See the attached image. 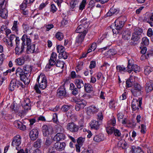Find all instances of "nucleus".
I'll return each mask as SVG.
<instances>
[{
	"label": "nucleus",
	"mask_w": 153,
	"mask_h": 153,
	"mask_svg": "<svg viewBox=\"0 0 153 153\" xmlns=\"http://www.w3.org/2000/svg\"><path fill=\"white\" fill-rule=\"evenodd\" d=\"M149 44V40L147 37L142 38L141 44L143 45H148Z\"/></svg>",
	"instance_id": "obj_35"
},
{
	"label": "nucleus",
	"mask_w": 153,
	"mask_h": 153,
	"mask_svg": "<svg viewBox=\"0 0 153 153\" xmlns=\"http://www.w3.org/2000/svg\"><path fill=\"white\" fill-rule=\"evenodd\" d=\"M14 126L20 130L24 131L26 129V126L19 120L15 121L13 123Z\"/></svg>",
	"instance_id": "obj_15"
},
{
	"label": "nucleus",
	"mask_w": 153,
	"mask_h": 153,
	"mask_svg": "<svg viewBox=\"0 0 153 153\" xmlns=\"http://www.w3.org/2000/svg\"><path fill=\"white\" fill-rule=\"evenodd\" d=\"M99 111V108L94 105L90 106L88 108V111L91 112L92 114L97 113Z\"/></svg>",
	"instance_id": "obj_29"
},
{
	"label": "nucleus",
	"mask_w": 153,
	"mask_h": 153,
	"mask_svg": "<svg viewBox=\"0 0 153 153\" xmlns=\"http://www.w3.org/2000/svg\"><path fill=\"white\" fill-rule=\"evenodd\" d=\"M108 124L110 126H114L116 124V120L114 117H113L108 122Z\"/></svg>",
	"instance_id": "obj_47"
},
{
	"label": "nucleus",
	"mask_w": 153,
	"mask_h": 153,
	"mask_svg": "<svg viewBox=\"0 0 153 153\" xmlns=\"http://www.w3.org/2000/svg\"><path fill=\"white\" fill-rule=\"evenodd\" d=\"M132 89L138 90V91H141L142 88L139 84L136 83L134 85V87Z\"/></svg>",
	"instance_id": "obj_60"
},
{
	"label": "nucleus",
	"mask_w": 153,
	"mask_h": 153,
	"mask_svg": "<svg viewBox=\"0 0 153 153\" xmlns=\"http://www.w3.org/2000/svg\"><path fill=\"white\" fill-rule=\"evenodd\" d=\"M132 59H130L128 60V65L126 70L129 73H131L132 71Z\"/></svg>",
	"instance_id": "obj_34"
},
{
	"label": "nucleus",
	"mask_w": 153,
	"mask_h": 153,
	"mask_svg": "<svg viewBox=\"0 0 153 153\" xmlns=\"http://www.w3.org/2000/svg\"><path fill=\"white\" fill-rule=\"evenodd\" d=\"M22 26L24 30L26 32L29 30L30 29H32V27H30L28 25L26 24H23Z\"/></svg>",
	"instance_id": "obj_57"
},
{
	"label": "nucleus",
	"mask_w": 153,
	"mask_h": 153,
	"mask_svg": "<svg viewBox=\"0 0 153 153\" xmlns=\"http://www.w3.org/2000/svg\"><path fill=\"white\" fill-rule=\"evenodd\" d=\"M48 4V3L47 1H46L45 2L42 3L39 5V9L40 10H42Z\"/></svg>",
	"instance_id": "obj_56"
},
{
	"label": "nucleus",
	"mask_w": 153,
	"mask_h": 153,
	"mask_svg": "<svg viewBox=\"0 0 153 153\" xmlns=\"http://www.w3.org/2000/svg\"><path fill=\"white\" fill-rule=\"evenodd\" d=\"M132 71H133L135 73L139 72L140 71V69L138 66L136 65H132Z\"/></svg>",
	"instance_id": "obj_42"
},
{
	"label": "nucleus",
	"mask_w": 153,
	"mask_h": 153,
	"mask_svg": "<svg viewBox=\"0 0 153 153\" xmlns=\"http://www.w3.org/2000/svg\"><path fill=\"white\" fill-rule=\"evenodd\" d=\"M85 141V138L81 137L78 138L77 143L78 144L81 146L84 143Z\"/></svg>",
	"instance_id": "obj_37"
},
{
	"label": "nucleus",
	"mask_w": 153,
	"mask_h": 153,
	"mask_svg": "<svg viewBox=\"0 0 153 153\" xmlns=\"http://www.w3.org/2000/svg\"><path fill=\"white\" fill-rule=\"evenodd\" d=\"M65 133H57L54 136V140L56 142H59L65 140L66 136Z\"/></svg>",
	"instance_id": "obj_10"
},
{
	"label": "nucleus",
	"mask_w": 153,
	"mask_h": 153,
	"mask_svg": "<svg viewBox=\"0 0 153 153\" xmlns=\"http://www.w3.org/2000/svg\"><path fill=\"white\" fill-rule=\"evenodd\" d=\"M18 87L17 83V80L15 79H13L11 80L10 82L9 89L10 91H14L16 87Z\"/></svg>",
	"instance_id": "obj_17"
},
{
	"label": "nucleus",
	"mask_w": 153,
	"mask_h": 153,
	"mask_svg": "<svg viewBox=\"0 0 153 153\" xmlns=\"http://www.w3.org/2000/svg\"><path fill=\"white\" fill-rule=\"evenodd\" d=\"M56 49L57 52L59 53H62L65 51L64 48L63 46L61 45H58L57 46Z\"/></svg>",
	"instance_id": "obj_48"
},
{
	"label": "nucleus",
	"mask_w": 153,
	"mask_h": 153,
	"mask_svg": "<svg viewBox=\"0 0 153 153\" xmlns=\"http://www.w3.org/2000/svg\"><path fill=\"white\" fill-rule=\"evenodd\" d=\"M103 118V115L102 111L99 112L97 115V119L98 121H101L102 122V120Z\"/></svg>",
	"instance_id": "obj_45"
},
{
	"label": "nucleus",
	"mask_w": 153,
	"mask_h": 153,
	"mask_svg": "<svg viewBox=\"0 0 153 153\" xmlns=\"http://www.w3.org/2000/svg\"><path fill=\"white\" fill-rule=\"evenodd\" d=\"M142 104V99L139 98L138 99L133 100L131 103V108L132 110L134 111H138L140 107Z\"/></svg>",
	"instance_id": "obj_5"
},
{
	"label": "nucleus",
	"mask_w": 153,
	"mask_h": 153,
	"mask_svg": "<svg viewBox=\"0 0 153 153\" xmlns=\"http://www.w3.org/2000/svg\"><path fill=\"white\" fill-rule=\"evenodd\" d=\"M71 76L72 79L79 78L81 77L79 75L76 74L75 72L74 71H72L71 72Z\"/></svg>",
	"instance_id": "obj_53"
},
{
	"label": "nucleus",
	"mask_w": 153,
	"mask_h": 153,
	"mask_svg": "<svg viewBox=\"0 0 153 153\" xmlns=\"http://www.w3.org/2000/svg\"><path fill=\"white\" fill-rule=\"evenodd\" d=\"M119 11V10L118 8H115L113 7L110 9L106 15L107 16H111L113 15L117 14Z\"/></svg>",
	"instance_id": "obj_20"
},
{
	"label": "nucleus",
	"mask_w": 153,
	"mask_h": 153,
	"mask_svg": "<svg viewBox=\"0 0 153 153\" xmlns=\"http://www.w3.org/2000/svg\"><path fill=\"white\" fill-rule=\"evenodd\" d=\"M74 83L76 87L79 89L83 87L85 84L83 80L80 79H75L74 80Z\"/></svg>",
	"instance_id": "obj_18"
},
{
	"label": "nucleus",
	"mask_w": 153,
	"mask_h": 153,
	"mask_svg": "<svg viewBox=\"0 0 153 153\" xmlns=\"http://www.w3.org/2000/svg\"><path fill=\"white\" fill-rule=\"evenodd\" d=\"M133 82L134 80H127L126 82V88H129L131 87L133 85Z\"/></svg>",
	"instance_id": "obj_55"
},
{
	"label": "nucleus",
	"mask_w": 153,
	"mask_h": 153,
	"mask_svg": "<svg viewBox=\"0 0 153 153\" xmlns=\"http://www.w3.org/2000/svg\"><path fill=\"white\" fill-rule=\"evenodd\" d=\"M84 87L85 90L87 93L90 92L93 89L92 86L89 83H85L84 84Z\"/></svg>",
	"instance_id": "obj_30"
},
{
	"label": "nucleus",
	"mask_w": 153,
	"mask_h": 153,
	"mask_svg": "<svg viewBox=\"0 0 153 153\" xmlns=\"http://www.w3.org/2000/svg\"><path fill=\"white\" fill-rule=\"evenodd\" d=\"M116 52L113 49L109 50L107 52V54L109 56H111L114 55L116 54Z\"/></svg>",
	"instance_id": "obj_51"
},
{
	"label": "nucleus",
	"mask_w": 153,
	"mask_h": 153,
	"mask_svg": "<svg viewBox=\"0 0 153 153\" xmlns=\"http://www.w3.org/2000/svg\"><path fill=\"white\" fill-rule=\"evenodd\" d=\"M86 101L84 100L78 102L75 105V109L76 111H79L81 109H82L86 105Z\"/></svg>",
	"instance_id": "obj_11"
},
{
	"label": "nucleus",
	"mask_w": 153,
	"mask_h": 153,
	"mask_svg": "<svg viewBox=\"0 0 153 153\" xmlns=\"http://www.w3.org/2000/svg\"><path fill=\"white\" fill-rule=\"evenodd\" d=\"M53 146L57 150L61 151L64 149L66 144L64 142L59 143V142H57L54 143Z\"/></svg>",
	"instance_id": "obj_9"
},
{
	"label": "nucleus",
	"mask_w": 153,
	"mask_h": 153,
	"mask_svg": "<svg viewBox=\"0 0 153 153\" xmlns=\"http://www.w3.org/2000/svg\"><path fill=\"white\" fill-rule=\"evenodd\" d=\"M143 30L142 29L140 28H138L135 30L134 33H135L137 35L140 36V35L141 34Z\"/></svg>",
	"instance_id": "obj_58"
},
{
	"label": "nucleus",
	"mask_w": 153,
	"mask_h": 153,
	"mask_svg": "<svg viewBox=\"0 0 153 153\" xmlns=\"http://www.w3.org/2000/svg\"><path fill=\"white\" fill-rule=\"evenodd\" d=\"M42 129L43 135L45 136L52 134L53 131V128L51 126H48L46 125L43 126L42 127Z\"/></svg>",
	"instance_id": "obj_8"
},
{
	"label": "nucleus",
	"mask_w": 153,
	"mask_h": 153,
	"mask_svg": "<svg viewBox=\"0 0 153 153\" xmlns=\"http://www.w3.org/2000/svg\"><path fill=\"white\" fill-rule=\"evenodd\" d=\"M142 150L141 148L139 147L132 146L131 147L130 152L131 153H139Z\"/></svg>",
	"instance_id": "obj_32"
},
{
	"label": "nucleus",
	"mask_w": 153,
	"mask_h": 153,
	"mask_svg": "<svg viewBox=\"0 0 153 153\" xmlns=\"http://www.w3.org/2000/svg\"><path fill=\"white\" fill-rule=\"evenodd\" d=\"M22 137L19 135H17L13 137L11 145L12 146L15 147L16 149L17 150H19L20 147H19L22 142Z\"/></svg>",
	"instance_id": "obj_4"
},
{
	"label": "nucleus",
	"mask_w": 153,
	"mask_h": 153,
	"mask_svg": "<svg viewBox=\"0 0 153 153\" xmlns=\"http://www.w3.org/2000/svg\"><path fill=\"white\" fill-rule=\"evenodd\" d=\"M18 24L19 23L18 22V21H14L13 22V26L11 28L12 30L16 33H17L19 30L18 26Z\"/></svg>",
	"instance_id": "obj_31"
},
{
	"label": "nucleus",
	"mask_w": 153,
	"mask_h": 153,
	"mask_svg": "<svg viewBox=\"0 0 153 153\" xmlns=\"http://www.w3.org/2000/svg\"><path fill=\"white\" fill-rule=\"evenodd\" d=\"M131 92L135 96H139L141 94V91H138V90L132 89L131 90Z\"/></svg>",
	"instance_id": "obj_41"
},
{
	"label": "nucleus",
	"mask_w": 153,
	"mask_h": 153,
	"mask_svg": "<svg viewBox=\"0 0 153 153\" xmlns=\"http://www.w3.org/2000/svg\"><path fill=\"white\" fill-rule=\"evenodd\" d=\"M126 35H125V39L128 40L131 38V32L130 31L126 32Z\"/></svg>",
	"instance_id": "obj_62"
},
{
	"label": "nucleus",
	"mask_w": 153,
	"mask_h": 153,
	"mask_svg": "<svg viewBox=\"0 0 153 153\" xmlns=\"http://www.w3.org/2000/svg\"><path fill=\"white\" fill-rule=\"evenodd\" d=\"M4 0H0V16L2 18L6 19L8 15V12L4 6Z\"/></svg>",
	"instance_id": "obj_6"
},
{
	"label": "nucleus",
	"mask_w": 153,
	"mask_h": 153,
	"mask_svg": "<svg viewBox=\"0 0 153 153\" xmlns=\"http://www.w3.org/2000/svg\"><path fill=\"white\" fill-rule=\"evenodd\" d=\"M38 132L36 128H34L30 131V137L32 140H36L38 136Z\"/></svg>",
	"instance_id": "obj_14"
},
{
	"label": "nucleus",
	"mask_w": 153,
	"mask_h": 153,
	"mask_svg": "<svg viewBox=\"0 0 153 153\" xmlns=\"http://www.w3.org/2000/svg\"><path fill=\"white\" fill-rule=\"evenodd\" d=\"M115 129L114 127H110V126H109L107 128L106 131L108 134H111L114 132Z\"/></svg>",
	"instance_id": "obj_50"
},
{
	"label": "nucleus",
	"mask_w": 153,
	"mask_h": 153,
	"mask_svg": "<svg viewBox=\"0 0 153 153\" xmlns=\"http://www.w3.org/2000/svg\"><path fill=\"white\" fill-rule=\"evenodd\" d=\"M41 140L40 139H38L34 143L33 146L35 148H40L41 146Z\"/></svg>",
	"instance_id": "obj_36"
},
{
	"label": "nucleus",
	"mask_w": 153,
	"mask_h": 153,
	"mask_svg": "<svg viewBox=\"0 0 153 153\" xmlns=\"http://www.w3.org/2000/svg\"><path fill=\"white\" fill-rule=\"evenodd\" d=\"M25 62V58L23 56L17 59H16L15 62L16 64L19 65H23Z\"/></svg>",
	"instance_id": "obj_28"
},
{
	"label": "nucleus",
	"mask_w": 153,
	"mask_h": 153,
	"mask_svg": "<svg viewBox=\"0 0 153 153\" xmlns=\"http://www.w3.org/2000/svg\"><path fill=\"white\" fill-rule=\"evenodd\" d=\"M97 47V44L96 43H93L89 48L88 49L87 53L91 52L92 50L94 51Z\"/></svg>",
	"instance_id": "obj_39"
},
{
	"label": "nucleus",
	"mask_w": 153,
	"mask_h": 153,
	"mask_svg": "<svg viewBox=\"0 0 153 153\" xmlns=\"http://www.w3.org/2000/svg\"><path fill=\"white\" fill-rule=\"evenodd\" d=\"M101 123V121H96L93 120L90 122V126L91 128L97 130L99 128L100 126Z\"/></svg>",
	"instance_id": "obj_12"
},
{
	"label": "nucleus",
	"mask_w": 153,
	"mask_h": 153,
	"mask_svg": "<svg viewBox=\"0 0 153 153\" xmlns=\"http://www.w3.org/2000/svg\"><path fill=\"white\" fill-rule=\"evenodd\" d=\"M86 35L79 34L76 37L75 45L76 46L80 45L84 40L85 37Z\"/></svg>",
	"instance_id": "obj_13"
},
{
	"label": "nucleus",
	"mask_w": 153,
	"mask_h": 153,
	"mask_svg": "<svg viewBox=\"0 0 153 153\" xmlns=\"http://www.w3.org/2000/svg\"><path fill=\"white\" fill-rule=\"evenodd\" d=\"M68 54L66 52L64 51L62 53L59 54V57L65 59H67L68 57Z\"/></svg>",
	"instance_id": "obj_52"
},
{
	"label": "nucleus",
	"mask_w": 153,
	"mask_h": 153,
	"mask_svg": "<svg viewBox=\"0 0 153 153\" xmlns=\"http://www.w3.org/2000/svg\"><path fill=\"white\" fill-rule=\"evenodd\" d=\"M81 153H93V150L90 148L84 149Z\"/></svg>",
	"instance_id": "obj_61"
},
{
	"label": "nucleus",
	"mask_w": 153,
	"mask_h": 153,
	"mask_svg": "<svg viewBox=\"0 0 153 153\" xmlns=\"http://www.w3.org/2000/svg\"><path fill=\"white\" fill-rule=\"evenodd\" d=\"M153 71V68L149 66H146L144 68V72L146 75L149 74Z\"/></svg>",
	"instance_id": "obj_33"
},
{
	"label": "nucleus",
	"mask_w": 153,
	"mask_h": 153,
	"mask_svg": "<svg viewBox=\"0 0 153 153\" xmlns=\"http://www.w3.org/2000/svg\"><path fill=\"white\" fill-rule=\"evenodd\" d=\"M55 64L56 67L61 68H63L64 67V62L58 60L55 62Z\"/></svg>",
	"instance_id": "obj_43"
},
{
	"label": "nucleus",
	"mask_w": 153,
	"mask_h": 153,
	"mask_svg": "<svg viewBox=\"0 0 153 153\" xmlns=\"http://www.w3.org/2000/svg\"><path fill=\"white\" fill-rule=\"evenodd\" d=\"M27 50L28 53H33L34 52L37 53L38 52L37 50H35V45L34 44L27 46Z\"/></svg>",
	"instance_id": "obj_21"
},
{
	"label": "nucleus",
	"mask_w": 153,
	"mask_h": 153,
	"mask_svg": "<svg viewBox=\"0 0 153 153\" xmlns=\"http://www.w3.org/2000/svg\"><path fill=\"white\" fill-rule=\"evenodd\" d=\"M56 132L57 133H65V130L63 127L59 126L56 128Z\"/></svg>",
	"instance_id": "obj_46"
},
{
	"label": "nucleus",
	"mask_w": 153,
	"mask_h": 153,
	"mask_svg": "<svg viewBox=\"0 0 153 153\" xmlns=\"http://www.w3.org/2000/svg\"><path fill=\"white\" fill-rule=\"evenodd\" d=\"M77 3H78L76 1L74 0H72L70 3V8L72 9H74Z\"/></svg>",
	"instance_id": "obj_54"
},
{
	"label": "nucleus",
	"mask_w": 153,
	"mask_h": 153,
	"mask_svg": "<svg viewBox=\"0 0 153 153\" xmlns=\"http://www.w3.org/2000/svg\"><path fill=\"white\" fill-rule=\"evenodd\" d=\"M141 132L143 134H145L146 131V126L143 125L142 124L141 126Z\"/></svg>",
	"instance_id": "obj_63"
},
{
	"label": "nucleus",
	"mask_w": 153,
	"mask_h": 153,
	"mask_svg": "<svg viewBox=\"0 0 153 153\" xmlns=\"http://www.w3.org/2000/svg\"><path fill=\"white\" fill-rule=\"evenodd\" d=\"M105 138L104 135L102 133L95 134L93 137V140L96 142H99L104 140Z\"/></svg>",
	"instance_id": "obj_16"
},
{
	"label": "nucleus",
	"mask_w": 153,
	"mask_h": 153,
	"mask_svg": "<svg viewBox=\"0 0 153 153\" xmlns=\"http://www.w3.org/2000/svg\"><path fill=\"white\" fill-rule=\"evenodd\" d=\"M71 106L69 105H64L62 106L61 109L63 112H65L70 108Z\"/></svg>",
	"instance_id": "obj_49"
},
{
	"label": "nucleus",
	"mask_w": 153,
	"mask_h": 153,
	"mask_svg": "<svg viewBox=\"0 0 153 153\" xmlns=\"http://www.w3.org/2000/svg\"><path fill=\"white\" fill-rule=\"evenodd\" d=\"M33 68L30 65H25L23 66V70L18 68L16 70V74L19 77L20 80L26 85H28L30 81V75Z\"/></svg>",
	"instance_id": "obj_1"
},
{
	"label": "nucleus",
	"mask_w": 153,
	"mask_h": 153,
	"mask_svg": "<svg viewBox=\"0 0 153 153\" xmlns=\"http://www.w3.org/2000/svg\"><path fill=\"white\" fill-rule=\"evenodd\" d=\"M140 38V36L137 35L135 33H133L131 40L133 42H135L138 41Z\"/></svg>",
	"instance_id": "obj_40"
},
{
	"label": "nucleus",
	"mask_w": 153,
	"mask_h": 153,
	"mask_svg": "<svg viewBox=\"0 0 153 153\" xmlns=\"http://www.w3.org/2000/svg\"><path fill=\"white\" fill-rule=\"evenodd\" d=\"M88 25L86 22L83 24L79 25L76 30V32L77 33H81L79 34L86 35L87 32V28Z\"/></svg>",
	"instance_id": "obj_3"
},
{
	"label": "nucleus",
	"mask_w": 153,
	"mask_h": 153,
	"mask_svg": "<svg viewBox=\"0 0 153 153\" xmlns=\"http://www.w3.org/2000/svg\"><path fill=\"white\" fill-rule=\"evenodd\" d=\"M79 128V126L73 122L68 123L66 126L67 130L73 133L77 132Z\"/></svg>",
	"instance_id": "obj_7"
},
{
	"label": "nucleus",
	"mask_w": 153,
	"mask_h": 153,
	"mask_svg": "<svg viewBox=\"0 0 153 153\" xmlns=\"http://www.w3.org/2000/svg\"><path fill=\"white\" fill-rule=\"evenodd\" d=\"M57 54L54 52H52L49 62L50 64L51 65H54L55 64V61L56 60Z\"/></svg>",
	"instance_id": "obj_24"
},
{
	"label": "nucleus",
	"mask_w": 153,
	"mask_h": 153,
	"mask_svg": "<svg viewBox=\"0 0 153 153\" xmlns=\"http://www.w3.org/2000/svg\"><path fill=\"white\" fill-rule=\"evenodd\" d=\"M115 102L114 101L111 100L109 103L110 108L112 109L114 108L115 107Z\"/></svg>",
	"instance_id": "obj_59"
},
{
	"label": "nucleus",
	"mask_w": 153,
	"mask_h": 153,
	"mask_svg": "<svg viewBox=\"0 0 153 153\" xmlns=\"http://www.w3.org/2000/svg\"><path fill=\"white\" fill-rule=\"evenodd\" d=\"M124 24V21H119L118 22L117 21H116L114 22L115 27L116 30H120V29L123 26Z\"/></svg>",
	"instance_id": "obj_26"
},
{
	"label": "nucleus",
	"mask_w": 153,
	"mask_h": 153,
	"mask_svg": "<svg viewBox=\"0 0 153 153\" xmlns=\"http://www.w3.org/2000/svg\"><path fill=\"white\" fill-rule=\"evenodd\" d=\"M24 43H22L21 47H16L15 48L16 53V54L20 55L22 53L25 48L24 46Z\"/></svg>",
	"instance_id": "obj_27"
},
{
	"label": "nucleus",
	"mask_w": 153,
	"mask_h": 153,
	"mask_svg": "<svg viewBox=\"0 0 153 153\" xmlns=\"http://www.w3.org/2000/svg\"><path fill=\"white\" fill-rule=\"evenodd\" d=\"M55 37L59 41L62 40L63 38L62 33L60 32H58L56 33Z\"/></svg>",
	"instance_id": "obj_38"
},
{
	"label": "nucleus",
	"mask_w": 153,
	"mask_h": 153,
	"mask_svg": "<svg viewBox=\"0 0 153 153\" xmlns=\"http://www.w3.org/2000/svg\"><path fill=\"white\" fill-rule=\"evenodd\" d=\"M146 90L147 92H151L153 89V81L152 80L147 81L146 84Z\"/></svg>",
	"instance_id": "obj_19"
},
{
	"label": "nucleus",
	"mask_w": 153,
	"mask_h": 153,
	"mask_svg": "<svg viewBox=\"0 0 153 153\" xmlns=\"http://www.w3.org/2000/svg\"><path fill=\"white\" fill-rule=\"evenodd\" d=\"M30 100L28 98H26L24 100L23 107L25 110H28L30 109Z\"/></svg>",
	"instance_id": "obj_23"
},
{
	"label": "nucleus",
	"mask_w": 153,
	"mask_h": 153,
	"mask_svg": "<svg viewBox=\"0 0 153 153\" xmlns=\"http://www.w3.org/2000/svg\"><path fill=\"white\" fill-rule=\"evenodd\" d=\"M21 39L22 41V43H24V46H25V42L26 39V43L27 46L30 45L31 43V40L29 38H28L27 36L26 35L24 34L22 36Z\"/></svg>",
	"instance_id": "obj_22"
},
{
	"label": "nucleus",
	"mask_w": 153,
	"mask_h": 153,
	"mask_svg": "<svg viewBox=\"0 0 153 153\" xmlns=\"http://www.w3.org/2000/svg\"><path fill=\"white\" fill-rule=\"evenodd\" d=\"M37 82L38 83H36L34 87V88L36 92L38 94H40L41 91L39 89V88L42 90L45 89L47 86V81L46 77L43 74H41L37 77L36 79Z\"/></svg>",
	"instance_id": "obj_2"
},
{
	"label": "nucleus",
	"mask_w": 153,
	"mask_h": 153,
	"mask_svg": "<svg viewBox=\"0 0 153 153\" xmlns=\"http://www.w3.org/2000/svg\"><path fill=\"white\" fill-rule=\"evenodd\" d=\"M53 143L52 140L49 137H47L46 139L45 142V145L47 146H50Z\"/></svg>",
	"instance_id": "obj_44"
},
{
	"label": "nucleus",
	"mask_w": 153,
	"mask_h": 153,
	"mask_svg": "<svg viewBox=\"0 0 153 153\" xmlns=\"http://www.w3.org/2000/svg\"><path fill=\"white\" fill-rule=\"evenodd\" d=\"M57 95L60 96H66V92L64 87L62 86L58 88L57 91Z\"/></svg>",
	"instance_id": "obj_25"
},
{
	"label": "nucleus",
	"mask_w": 153,
	"mask_h": 153,
	"mask_svg": "<svg viewBox=\"0 0 153 153\" xmlns=\"http://www.w3.org/2000/svg\"><path fill=\"white\" fill-rule=\"evenodd\" d=\"M27 4H26L25 1H23V3L20 5L21 10H25L27 7Z\"/></svg>",
	"instance_id": "obj_64"
}]
</instances>
